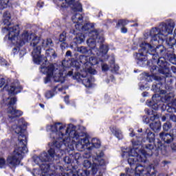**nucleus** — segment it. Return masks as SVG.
Wrapping results in <instances>:
<instances>
[{"instance_id": "nucleus-1", "label": "nucleus", "mask_w": 176, "mask_h": 176, "mask_svg": "<svg viewBox=\"0 0 176 176\" xmlns=\"http://www.w3.org/2000/svg\"><path fill=\"white\" fill-rule=\"evenodd\" d=\"M175 28V22L172 19H168L165 22L162 23L158 28L151 29L149 33L144 34L145 39H150V44L146 42H143L140 44L141 47L139 52L134 54L137 64L139 67H145V65H150L148 61L147 53L153 56V64H157V66L152 67L153 72L156 74H162L166 78L171 77V72H170V67L167 60L164 57H160L166 54V48L164 46L160 45L155 47V45L160 42H164L166 38L168 35L173 34V31Z\"/></svg>"}, {"instance_id": "nucleus-2", "label": "nucleus", "mask_w": 176, "mask_h": 176, "mask_svg": "<svg viewBox=\"0 0 176 176\" xmlns=\"http://www.w3.org/2000/svg\"><path fill=\"white\" fill-rule=\"evenodd\" d=\"M47 130L51 132L52 138H57L59 141V146H57V142L54 143L57 148H67V151L68 149L74 151V143L77 151L80 152H83L85 149L89 151L91 148L89 135L85 132L83 126L76 128L72 124L67 126L63 122H56L47 126Z\"/></svg>"}, {"instance_id": "nucleus-3", "label": "nucleus", "mask_w": 176, "mask_h": 176, "mask_svg": "<svg viewBox=\"0 0 176 176\" xmlns=\"http://www.w3.org/2000/svg\"><path fill=\"white\" fill-rule=\"evenodd\" d=\"M19 31V26H15L11 29L9 38H11L14 43L17 45L18 48L30 42V46L33 48L32 55L35 64H41V63L45 64L48 60L52 61V60H54L57 57V54L53 49L47 50L45 56H41V49H47L53 46L52 38L44 40L36 36L34 33H30L27 31H24L19 38H16L14 36L18 35Z\"/></svg>"}, {"instance_id": "nucleus-4", "label": "nucleus", "mask_w": 176, "mask_h": 176, "mask_svg": "<svg viewBox=\"0 0 176 176\" xmlns=\"http://www.w3.org/2000/svg\"><path fill=\"white\" fill-rule=\"evenodd\" d=\"M98 56L102 58L98 60V59L94 56L80 55L78 61H72V67H74L77 71L73 76V79L82 83L85 87H93L94 86V77L91 75H96L97 74V71L93 68V66L97 65V64L101 63L102 71L105 72L109 69V66H108L107 63H104V61L108 59L107 52L103 56Z\"/></svg>"}, {"instance_id": "nucleus-5", "label": "nucleus", "mask_w": 176, "mask_h": 176, "mask_svg": "<svg viewBox=\"0 0 176 176\" xmlns=\"http://www.w3.org/2000/svg\"><path fill=\"white\" fill-rule=\"evenodd\" d=\"M28 123L21 118L16 120V124L12 126V130L18 135V144L12 153L10 154L7 158V164L9 167L14 168L20 164L23 159V155L28 153L27 148V132L23 127H27Z\"/></svg>"}, {"instance_id": "nucleus-6", "label": "nucleus", "mask_w": 176, "mask_h": 176, "mask_svg": "<svg viewBox=\"0 0 176 176\" xmlns=\"http://www.w3.org/2000/svg\"><path fill=\"white\" fill-rule=\"evenodd\" d=\"M137 148L134 147V149L131 148H122V157L123 159H127L130 168H126V175L122 173L120 176H131V174H134L135 176H156V170L153 165H150L147 168L139 164L138 163H144V162L138 161L139 157H137Z\"/></svg>"}, {"instance_id": "nucleus-7", "label": "nucleus", "mask_w": 176, "mask_h": 176, "mask_svg": "<svg viewBox=\"0 0 176 176\" xmlns=\"http://www.w3.org/2000/svg\"><path fill=\"white\" fill-rule=\"evenodd\" d=\"M151 90L154 93H160L162 95L155 94L152 97V101L147 100L146 105L151 107L155 111H157L160 107H162V104L165 102L167 104L166 109L168 112H175L176 111V99H173V95L172 93L166 94V91L162 90V83L154 84L152 86Z\"/></svg>"}, {"instance_id": "nucleus-8", "label": "nucleus", "mask_w": 176, "mask_h": 176, "mask_svg": "<svg viewBox=\"0 0 176 176\" xmlns=\"http://www.w3.org/2000/svg\"><path fill=\"white\" fill-rule=\"evenodd\" d=\"M50 138L52 140V143H49L48 145L52 147L48 150V155L47 153L43 152L39 156L35 155L33 157L34 163L41 168L40 171H42V166H43L45 170H46V166H49V170H50V165L47 162H53V160H58L65 153L64 148L57 147L60 146V141L56 138H52V133H50ZM55 142H56L57 146L54 144Z\"/></svg>"}, {"instance_id": "nucleus-9", "label": "nucleus", "mask_w": 176, "mask_h": 176, "mask_svg": "<svg viewBox=\"0 0 176 176\" xmlns=\"http://www.w3.org/2000/svg\"><path fill=\"white\" fill-rule=\"evenodd\" d=\"M89 38L87 40L88 46L91 48L87 50L86 47H77V52L82 54H93L95 56H104L106 53H108V45H101L105 39L102 36H98V32L97 30H91L88 34Z\"/></svg>"}, {"instance_id": "nucleus-10", "label": "nucleus", "mask_w": 176, "mask_h": 176, "mask_svg": "<svg viewBox=\"0 0 176 176\" xmlns=\"http://www.w3.org/2000/svg\"><path fill=\"white\" fill-rule=\"evenodd\" d=\"M146 133L147 134V140L150 144L145 146V148H142V142H145V140L142 139L141 136H136L135 139L132 140L133 148H129V149H134L137 152L138 162H146V157L152 156V150L155 148V145L152 143L155 142V133L151 132L149 130H146Z\"/></svg>"}, {"instance_id": "nucleus-11", "label": "nucleus", "mask_w": 176, "mask_h": 176, "mask_svg": "<svg viewBox=\"0 0 176 176\" xmlns=\"http://www.w3.org/2000/svg\"><path fill=\"white\" fill-rule=\"evenodd\" d=\"M41 72L46 74L47 77L45 79V83L54 80V82H60L64 83L65 80V69L63 65L56 67L53 64H50L47 67L41 66Z\"/></svg>"}, {"instance_id": "nucleus-12", "label": "nucleus", "mask_w": 176, "mask_h": 176, "mask_svg": "<svg viewBox=\"0 0 176 176\" xmlns=\"http://www.w3.org/2000/svg\"><path fill=\"white\" fill-rule=\"evenodd\" d=\"M83 17L82 15H80L79 13H76L74 15L72 16V20L73 23H76L75 25L76 30H71V34H73V35H76L75 39L76 40V43H83L85 42V39H86V36L85 34H82L81 33H78L76 31H80V30H82V31H89L90 28H93L94 25L91 23H86L85 25H82V21Z\"/></svg>"}, {"instance_id": "nucleus-13", "label": "nucleus", "mask_w": 176, "mask_h": 176, "mask_svg": "<svg viewBox=\"0 0 176 176\" xmlns=\"http://www.w3.org/2000/svg\"><path fill=\"white\" fill-rule=\"evenodd\" d=\"M11 19H12V15L10 14V12H6L3 13V23L4 24V25H7V27H4L2 28V32L5 33V32H8V34L7 36H5L4 39L6 41V39H8V41H10L12 42V43H13V45H14L16 46V47L14 48V50H19V47H17V44L14 43L13 42V40H12V38H10V30L12 28H14V27H18L19 31L18 32V34L16 36H14V38H15V39H19L20 38V36H21V35H23V34H21L20 35V26L19 25H16L14 26H9L10 25V21H11Z\"/></svg>"}, {"instance_id": "nucleus-14", "label": "nucleus", "mask_w": 176, "mask_h": 176, "mask_svg": "<svg viewBox=\"0 0 176 176\" xmlns=\"http://www.w3.org/2000/svg\"><path fill=\"white\" fill-rule=\"evenodd\" d=\"M61 8H71L74 12H82V4L75 0H59Z\"/></svg>"}, {"instance_id": "nucleus-15", "label": "nucleus", "mask_w": 176, "mask_h": 176, "mask_svg": "<svg viewBox=\"0 0 176 176\" xmlns=\"http://www.w3.org/2000/svg\"><path fill=\"white\" fill-rule=\"evenodd\" d=\"M82 166L84 168H86V170L91 168L90 173H91L92 175L97 174V171L98 170V164L96 162H94L92 164L90 160H85L82 162Z\"/></svg>"}, {"instance_id": "nucleus-16", "label": "nucleus", "mask_w": 176, "mask_h": 176, "mask_svg": "<svg viewBox=\"0 0 176 176\" xmlns=\"http://www.w3.org/2000/svg\"><path fill=\"white\" fill-rule=\"evenodd\" d=\"M8 118L10 120H13L16 118H19L23 115V111L17 110L12 107H9L8 109Z\"/></svg>"}, {"instance_id": "nucleus-17", "label": "nucleus", "mask_w": 176, "mask_h": 176, "mask_svg": "<svg viewBox=\"0 0 176 176\" xmlns=\"http://www.w3.org/2000/svg\"><path fill=\"white\" fill-rule=\"evenodd\" d=\"M49 165H45V170L43 168V166H41V170L35 169L33 172L34 176H52L50 173H49Z\"/></svg>"}, {"instance_id": "nucleus-18", "label": "nucleus", "mask_w": 176, "mask_h": 176, "mask_svg": "<svg viewBox=\"0 0 176 176\" xmlns=\"http://www.w3.org/2000/svg\"><path fill=\"white\" fill-rule=\"evenodd\" d=\"M160 138L162 140L163 142H166V144H170L173 142L174 140V136L173 135L162 132L160 133Z\"/></svg>"}, {"instance_id": "nucleus-19", "label": "nucleus", "mask_w": 176, "mask_h": 176, "mask_svg": "<svg viewBox=\"0 0 176 176\" xmlns=\"http://www.w3.org/2000/svg\"><path fill=\"white\" fill-rule=\"evenodd\" d=\"M21 89V87L19 86V84L17 83H13L11 85L10 87L7 89L9 94H18V93H20Z\"/></svg>"}, {"instance_id": "nucleus-20", "label": "nucleus", "mask_w": 176, "mask_h": 176, "mask_svg": "<svg viewBox=\"0 0 176 176\" xmlns=\"http://www.w3.org/2000/svg\"><path fill=\"white\" fill-rule=\"evenodd\" d=\"M89 146L91 147L89 151H92L94 148H98L101 146V141L98 138H94L91 139Z\"/></svg>"}, {"instance_id": "nucleus-21", "label": "nucleus", "mask_w": 176, "mask_h": 176, "mask_svg": "<svg viewBox=\"0 0 176 176\" xmlns=\"http://www.w3.org/2000/svg\"><path fill=\"white\" fill-rule=\"evenodd\" d=\"M111 133L114 134V135L118 138V140H122L123 138V134L122 133V131L120 129L116 128V127H113L111 129Z\"/></svg>"}, {"instance_id": "nucleus-22", "label": "nucleus", "mask_w": 176, "mask_h": 176, "mask_svg": "<svg viewBox=\"0 0 176 176\" xmlns=\"http://www.w3.org/2000/svg\"><path fill=\"white\" fill-rule=\"evenodd\" d=\"M111 62L110 63V68L111 72L116 74L119 71V65L115 64V58L113 57L111 58Z\"/></svg>"}, {"instance_id": "nucleus-23", "label": "nucleus", "mask_w": 176, "mask_h": 176, "mask_svg": "<svg viewBox=\"0 0 176 176\" xmlns=\"http://www.w3.org/2000/svg\"><path fill=\"white\" fill-rule=\"evenodd\" d=\"M150 127L153 131H159L162 129V124H160V122H153L150 124Z\"/></svg>"}, {"instance_id": "nucleus-24", "label": "nucleus", "mask_w": 176, "mask_h": 176, "mask_svg": "<svg viewBox=\"0 0 176 176\" xmlns=\"http://www.w3.org/2000/svg\"><path fill=\"white\" fill-rule=\"evenodd\" d=\"M161 153L164 155V156H168L167 151H166V147L162 144V142H158V146L157 148Z\"/></svg>"}, {"instance_id": "nucleus-25", "label": "nucleus", "mask_w": 176, "mask_h": 176, "mask_svg": "<svg viewBox=\"0 0 176 176\" xmlns=\"http://www.w3.org/2000/svg\"><path fill=\"white\" fill-rule=\"evenodd\" d=\"M9 6V0H0V13Z\"/></svg>"}, {"instance_id": "nucleus-26", "label": "nucleus", "mask_w": 176, "mask_h": 176, "mask_svg": "<svg viewBox=\"0 0 176 176\" xmlns=\"http://www.w3.org/2000/svg\"><path fill=\"white\" fill-rule=\"evenodd\" d=\"M143 76L146 82H152L153 80L156 79L154 75H149L148 73H144Z\"/></svg>"}, {"instance_id": "nucleus-27", "label": "nucleus", "mask_w": 176, "mask_h": 176, "mask_svg": "<svg viewBox=\"0 0 176 176\" xmlns=\"http://www.w3.org/2000/svg\"><path fill=\"white\" fill-rule=\"evenodd\" d=\"M166 43L168 46H174L176 43V40L174 37H169L166 40Z\"/></svg>"}, {"instance_id": "nucleus-28", "label": "nucleus", "mask_w": 176, "mask_h": 176, "mask_svg": "<svg viewBox=\"0 0 176 176\" xmlns=\"http://www.w3.org/2000/svg\"><path fill=\"white\" fill-rule=\"evenodd\" d=\"M7 102H6V105H10V107L11 105H14V104H16L17 99H16V98H8L6 100Z\"/></svg>"}, {"instance_id": "nucleus-29", "label": "nucleus", "mask_w": 176, "mask_h": 176, "mask_svg": "<svg viewBox=\"0 0 176 176\" xmlns=\"http://www.w3.org/2000/svg\"><path fill=\"white\" fill-rule=\"evenodd\" d=\"M72 157L77 162V163H80V160L82 159V156H80V153H79L72 154Z\"/></svg>"}, {"instance_id": "nucleus-30", "label": "nucleus", "mask_w": 176, "mask_h": 176, "mask_svg": "<svg viewBox=\"0 0 176 176\" xmlns=\"http://www.w3.org/2000/svg\"><path fill=\"white\" fill-rule=\"evenodd\" d=\"M65 163H67V164H69L74 162V159L72 158V154H71L69 156H66L64 158Z\"/></svg>"}, {"instance_id": "nucleus-31", "label": "nucleus", "mask_w": 176, "mask_h": 176, "mask_svg": "<svg viewBox=\"0 0 176 176\" xmlns=\"http://www.w3.org/2000/svg\"><path fill=\"white\" fill-rule=\"evenodd\" d=\"M171 127H172V126H171V123H170V122H167L163 125V129L164 130V131H168V130H170V129H171Z\"/></svg>"}, {"instance_id": "nucleus-32", "label": "nucleus", "mask_w": 176, "mask_h": 176, "mask_svg": "<svg viewBox=\"0 0 176 176\" xmlns=\"http://www.w3.org/2000/svg\"><path fill=\"white\" fill-rule=\"evenodd\" d=\"M65 39H67V33L65 32H63L59 37L60 42H65Z\"/></svg>"}, {"instance_id": "nucleus-33", "label": "nucleus", "mask_w": 176, "mask_h": 176, "mask_svg": "<svg viewBox=\"0 0 176 176\" xmlns=\"http://www.w3.org/2000/svg\"><path fill=\"white\" fill-rule=\"evenodd\" d=\"M128 22L127 21L124 19H121L118 21V23H117V27H119V25H122V27H124L125 25H127Z\"/></svg>"}, {"instance_id": "nucleus-34", "label": "nucleus", "mask_w": 176, "mask_h": 176, "mask_svg": "<svg viewBox=\"0 0 176 176\" xmlns=\"http://www.w3.org/2000/svg\"><path fill=\"white\" fill-rule=\"evenodd\" d=\"M54 96V94L52 91H48L45 93V97L49 99V98H52V97Z\"/></svg>"}, {"instance_id": "nucleus-35", "label": "nucleus", "mask_w": 176, "mask_h": 176, "mask_svg": "<svg viewBox=\"0 0 176 176\" xmlns=\"http://www.w3.org/2000/svg\"><path fill=\"white\" fill-rule=\"evenodd\" d=\"M5 166H6V161L3 157H0V168H3Z\"/></svg>"}, {"instance_id": "nucleus-36", "label": "nucleus", "mask_w": 176, "mask_h": 176, "mask_svg": "<svg viewBox=\"0 0 176 176\" xmlns=\"http://www.w3.org/2000/svg\"><path fill=\"white\" fill-rule=\"evenodd\" d=\"M168 60H169L170 63H171L172 64H175V61H176L175 55H170V56L168 57Z\"/></svg>"}, {"instance_id": "nucleus-37", "label": "nucleus", "mask_w": 176, "mask_h": 176, "mask_svg": "<svg viewBox=\"0 0 176 176\" xmlns=\"http://www.w3.org/2000/svg\"><path fill=\"white\" fill-rule=\"evenodd\" d=\"M96 162H98L99 166H105L107 164V162L104 160V159H99V160H96Z\"/></svg>"}, {"instance_id": "nucleus-38", "label": "nucleus", "mask_w": 176, "mask_h": 176, "mask_svg": "<svg viewBox=\"0 0 176 176\" xmlns=\"http://www.w3.org/2000/svg\"><path fill=\"white\" fill-rule=\"evenodd\" d=\"M96 158H95V160H98L99 159H101L102 157H104V152L101 151L99 153L96 154Z\"/></svg>"}, {"instance_id": "nucleus-39", "label": "nucleus", "mask_w": 176, "mask_h": 176, "mask_svg": "<svg viewBox=\"0 0 176 176\" xmlns=\"http://www.w3.org/2000/svg\"><path fill=\"white\" fill-rule=\"evenodd\" d=\"M82 157L84 159H90V157H91V153H85Z\"/></svg>"}, {"instance_id": "nucleus-40", "label": "nucleus", "mask_w": 176, "mask_h": 176, "mask_svg": "<svg viewBox=\"0 0 176 176\" xmlns=\"http://www.w3.org/2000/svg\"><path fill=\"white\" fill-rule=\"evenodd\" d=\"M6 83V80H5V78L0 79V87H3Z\"/></svg>"}, {"instance_id": "nucleus-41", "label": "nucleus", "mask_w": 176, "mask_h": 176, "mask_svg": "<svg viewBox=\"0 0 176 176\" xmlns=\"http://www.w3.org/2000/svg\"><path fill=\"white\" fill-rule=\"evenodd\" d=\"M0 64L1 65H8V63H6V60H5L4 58H2L0 57Z\"/></svg>"}, {"instance_id": "nucleus-42", "label": "nucleus", "mask_w": 176, "mask_h": 176, "mask_svg": "<svg viewBox=\"0 0 176 176\" xmlns=\"http://www.w3.org/2000/svg\"><path fill=\"white\" fill-rule=\"evenodd\" d=\"M156 119H159V116L156 115H153L150 117L149 120H151V122H153V120H156Z\"/></svg>"}, {"instance_id": "nucleus-43", "label": "nucleus", "mask_w": 176, "mask_h": 176, "mask_svg": "<svg viewBox=\"0 0 176 176\" xmlns=\"http://www.w3.org/2000/svg\"><path fill=\"white\" fill-rule=\"evenodd\" d=\"M149 118H148V117H146V116H144V118H143V122H144V123H146V124H148V123H149Z\"/></svg>"}, {"instance_id": "nucleus-44", "label": "nucleus", "mask_w": 176, "mask_h": 176, "mask_svg": "<svg viewBox=\"0 0 176 176\" xmlns=\"http://www.w3.org/2000/svg\"><path fill=\"white\" fill-rule=\"evenodd\" d=\"M170 120H172V122H176L175 115H170Z\"/></svg>"}, {"instance_id": "nucleus-45", "label": "nucleus", "mask_w": 176, "mask_h": 176, "mask_svg": "<svg viewBox=\"0 0 176 176\" xmlns=\"http://www.w3.org/2000/svg\"><path fill=\"white\" fill-rule=\"evenodd\" d=\"M62 176H74V173H72V172L65 173L62 174Z\"/></svg>"}, {"instance_id": "nucleus-46", "label": "nucleus", "mask_w": 176, "mask_h": 176, "mask_svg": "<svg viewBox=\"0 0 176 176\" xmlns=\"http://www.w3.org/2000/svg\"><path fill=\"white\" fill-rule=\"evenodd\" d=\"M121 32L122 34H126L127 32V28H124V26H122L121 28Z\"/></svg>"}, {"instance_id": "nucleus-47", "label": "nucleus", "mask_w": 176, "mask_h": 176, "mask_svg": "<svg viewBox=\"0 0 176 176\" xmlns=\"http://www.w3.org/2000/svg\"><path fill=\"white\" fill-rule=\"evenodd\" d=\"M170 148H171L172 151H173V152H175V151H176V144H172L170 145Z\"/></svg>"}, {"instance_id": "nucleus-48", "label": "nucleus", "mask_w": 176, "mask_h": 176, "mask_svg": "<svg viewBox=\"0 0 176 176\" xmlns=\"http://www.w3.org/2000/svg\"><path fill=\"white\" fill-rule=\"evenodd\" d=\"M129 131H131L129 133L130 137H134L135 135L133 129H129Z\"/></svg>"}, {"instance_id": "nucleus-49", "label": "nucleus", "mask_w": 176, "mask_h": 176, "mask_svg": "<svg viewBox=\"0 0 176 176\" xmlns=\"http://www.w3.org/2000/svg\"><path fill=\"white\" fill-rule=\"evenodd\" d=\"M140 89V90H144L145 89V85L141 84V82L139 84Z\"/></svg>"}, {"instance_id": "nucleus-50", "label": "nucleus", "mask_w": 176, "mask_h": 176, "mask_svg": "<svg viewBox=\"0 0 176 176\" xmlns=\"http://www.w3.org/2000/svg\"><path fill=\"white\" fill-rule=\"evenodd\" d=\"M69 98L68 96L65 97V102H66V104H69Z\"/></svg>"}, {"instance_id": "nucleus-51", "label": "nucleus", "mask_w": 176, "mask_h": 176, "mask_svg": "<svg viewBox=\"0 0 176 176\" xmlns=\"http://www.w3.org/2000/svg\"><path fill=\"white\" fill-rule=\"evenodd\" d=\"M72 54V53L71 52V51H67V52H66V56H67V57H71Z\"/></svg>"}, {"instance_id": "nucleus-52", "label": "nucleus", "mask_w": 176, "mask_h": 176, "mask_svg": "<svg viewBox=\"0 0 176 176\" xmlns=\"http://www.w3.org/2000/svg\"><path fill=\"white\" fill-rule=\"evenodd\" d=\"M171 69H172L173 72L174 74H175V72H176V67L175 66H172L171 67Z\"/></svg>"}, {"instance_id": "nucleus-53", "label": "nucleus", "mask_w": 176, "mask_h": 176, "mask_svg": "<svg viewBox=\"0 0 176 176\" xmlns=\"http://www.w3.org/2000/svg\"><path fill=\"white\" fill-rule=\"evenodd\" d=\"M74 74V72L72 71H69L68 73H67V76H72V75Z\"/></svg>"}, {"instance_id": "nucleus-54", "label": "nucleus", "mask_w": 176, "mask_h": 176, "mask_svg": "<svg viewBox=\"0 0 176 176\" xmlns=\"http://www.w3.org/2000/svg\"><path fill=\"white\" fill-rule=\"evenodd\" d=\"M162 122H166V116H162Z\"/></svg>"}, {"instance_id": "nucleus-55", "label": "nucleus", "mask_w": 176, "mask_h": 176, "mask_svg": "<svg viewBox=\"0 0 176 176\" xmlns=\"http://www.w3.org/2000/svg\"><path fill=\"white\" fill-rule=\"evenodd\" d=\"M147 94H148V93L144 92L142 94V96H143V97H146Z\"/></svg>"}, {"instance_id": "nucleus-56", "label": "nucleus", "mask_w": 176, "mask_h": 176, "mask_svg": "<svg viewBox=\"0 0 176 176\" xmlns=\"http://www.w3.org/2000/svg\"><path fill=\"white\" fill-rule=\"evenodd\" d=\"M146 112L147 115H151V111H149V110H146Z\"/></svg>"}, {"instance_id": "nucleus-57", "label": "nucleus", "mask_w": 176, "mask_h": 176, "mask_svg": "<svg viewBox=\"0 0 176 176\" xmlns=\"http://www.w3.org/2000/svg\"><path fill=\"white\" fill-rule=\"evenodd\" d=\"M138 25V24L135 23V24L131 25V27H137Z\"/></svg>"}, {"instance_id": "nucleus-58", "label": "nucleus", "mask_w": 176, "mask_h": 176, "mask_svg": "<svg viewBox=\"0 0 176 176\" xmlns=\"http://www.w3.org/2000/svg\"><path fill=\"white\" fill-rule=\"evenodd\" d=\"M174 36H175V38H176V28L174 30Z\"/></svg>"}, {"instance_id": "nucleus-59", "label": "nucleus", "mask_w": 176, "mask_h": 176, "mask_svg": "<svg viewBox=\"0 0 176 176\" xmlns=\"http://www.w3.org/2000/svg\"><path fill=\"white\" fill-rule=\"evenodd\" d=\"M63 90H64V88H63V87L58 89V91H63Z\"/></svg>"}, {"instance_id": "nucleus-60", "label": "nucleus", "mask_w": 176, "mask_h": 176, "mask_svg": "<svg viewBox=\"0 0 176 176\" xmlns=\"http://www.w3.org/2000/svg\"><path fill=\"white\" fill-rule=\"evenodd\" d=\"M40 107H41V108H45V105L43 104H40Z\"/></svg>"}, {"instance_id": "nucleus-61", "label": "nucleus", "mask_w": 176, "mask_h": 176, "mask_svg": "<svg viewBox=\"0 0 176 176\" xmlns=\"http://www.w3.org/2000/svg\"><path fill=\"white\" fill-rule=\"evenodd\" d=\"M138 131V133H142V129H139Z\"/></svg>"}, {"instance_id": "nucleus-62", "label": "nucleus", "mask_w": 176, "mask_h": 176, "mask_svg": "<svg viewBox=\"0 0 176 176\" xmlns=\"http://www.w3.org/2000/svg\"><path fill=\"white\" fill-rule=\"evenodd\" d=\"M111 79H113V76H111Z\"/></svg>"}, {"instance_id": "nucleus-63", "label": "nucleus", "mask_w": 176, "mask_h": 176, "mask_svg": "<svg viewBox=\"0 0 176 176\" xmlns=\"http://www.w3.org/2000/svg\"><path fill=\"white\" fill-rule=\"evenodd\" d=\"M4 89H6H6H7V86H6V87H4Z\"/></svg>"}, {"instance_id": "nucleus-64", "label": "nucleus", "mask_w": 176, "mask_h": 176, "mask_svg": "<svg viewBox=\"0 0 176 176\" xmlns=\"http://www.w3.org/2000/svg\"><path fill=\"white\" fill-rule=\"evenodd\" d=\"M71 47L73 48L74 47L72 45H71Z\"/></svg>"}]
</instances>
